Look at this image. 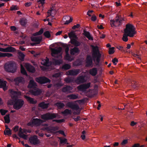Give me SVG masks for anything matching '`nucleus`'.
Instances as JSON below:
<instances>
[{"instance_id": "1", "label": "nucleus", "mask_w": 147, "mask_h": 147, "mask_svg": "<svg viewBox=\"0 0 147 147\" xmlns=\"http://www.w3.org/2000/svg\"><path fill=\"white\" fill-rule=\"evenodd\" d=\"M125 33L123 35L122 39L125 42L128 40L127 36L133 37L136 33L134 27L132 25L129 24L126 25L125 28L124 30Z\"/></svg>"}, {"instance_id": "2", "label": "nucleus", "mask_w": 147, "mask_h": 147, "mask_svg": "<svg viewBox=\"0 0 147 147\" xmlns=\"http://www.w3.org/2000/svg\"><path fill=\"white\" fill-rule=\"evenodd\" d=\"M91 47L92 49V57L94 61L95 62L96 60V65H99L101 55L100 52L98 47L97 46H94L93 45H92Z\"/></svg>"}, {"instance_id": "3", "label": "nucleus", "mask_w": 147, "mask_h": 147, "mask_svg": "<svg viewBox=\"0 0 147 147\" xmlns=\"http://www.w3.org/2000/svg\"><path fill=\"white\" fill-rule=\"evenodd\" d=\"M4 67L6 71L12 73H14L17 70L16 64L12 61H9L5 63Z\"/></svg>"}, {"instance_id": "4", "label": "nucleus", "mask_w": 147, "mask_h": 147, "mask_svg": "<svg viewBox=\"0 0 147 147\" xmlns=\"http://www.w3.org/2000/svg\"><path fill=\"white\" fill-rule=\"evenodd\" d=\"M51 55L54 58L62 57V48L61 47L51 49Z\"/></svg>"}, {"instance_id": "5", "label": "nucleus", "mask_w": 147, "mask_h": 147, "mask_svg": "<svg viewBox=\"0 0 147 147\" xmlns=\"http://www.w3.org/2000/svg\"><path fill=\"white\" fill-rule=\"evenodd\" d=\"M20 95H16L15 97H14L15 99L13 108L16 110L20 109L24 104V101L22 99L18 98V96Z\"/></svg>"}, {"instance_id": "6", "label": "nucleus", "mask_w": 147, "mask_h": 147, "mask_svg": "<svg viewBox=\"0 0 147 147\" xmlns=\"http://www.w3.org/2000/svg\"><path fill=\"white\" fill-rule=\"evenodd\" d=\"M69 35L70 38V42L71 44L76 47H78L80 45L81 43L77 40L78 38L74 32H70Z\"/></svg>"}, {"instance_id": "7", "label": "nucleus", "mask_w": 147, "mask_h": 147, "mask_svg": "<svg viewBox=\"0 0 147 147\" xmlns=\"http://www.w3.org/2000/svg\"><path fill=\"white\" fill-rule=\"evenodd\" d=\"M43 122V121L40 119L32 118L31 121L28 123L27 125L31 126H39Z\"/></svg>"}, {"instance_id": "8", "label": "nucleus", "mask_w": 147, "mask_h": 147, "mask_svg": "<svg viewBox=\"0 0 147 147\" xmlns=\"http://www.w3.org/2000/svg\"><path fill=\"white\" fill-rule=\"evenodd\" d=\"M124 20L123 18L116 16L115 19L110 21L111 26L112 27L119 26L122 24V21Z\"/></svg>"}, {"instance_id": "9", "label": "nucleus", "mask_w": 147, "mask_h": 147, "mask_svg": "<svg viewBox=\"0 0 147 147\" xmlns=\"http://www.w3.org/2000/svg\"><path fill=\"white\" fill-rule=\"evenodd\" d=\"M57 114L55 113H47L41 115V118L44 120H47L53 119L57 116Z\"/></svg>"}, {"instance_id": "10", "label": "nucleus", "mask_w": 147, "mask_h": 147, "mask_svg": "<svg viewBox=\"0 0 147 147\" xmlns=\"http://www.w3.org/2000/svg\"><path fill=\"white\" fill-rule=\"evenodd\" d=\"M10 93L11 94V97L12 100H9L8 101V104L10 105H13L14 103V97H15L16 95H21V93L19 91H16L14 90H11Z\"/></svg>"}, {"instance_id": "11", "label": "nucleus", "mask_w": 147, "mask_h": 147, "mask_svg": "<svg viewBox=\"0 0 147 147\" xmlns=\"http://www.w3.org/2000/svg\"><path fill=\"white\" fill-rule=\"evenodd\" d=\"M36 81L40 84H44L49 83L50 82V80L45 77H41L36 78Z\"/></svg>"}, {"instance_id": "12", "label": "nucleus", "mask_w": 147, "mask_h": 147, "mask_svg": "<svg viewBox=\"0 0 147 147\" xmlns=\"http://www.w3.org/2000/svg\"><path fill=\"white\" fill-rule=\"evenodd\" d=\"M29 141L31 144L34 145L38 144L39 143V141L36 135L30 137L29 139Z\"/></svg>"}, {"instance_id": "13", "label": "nucleus", "mask_w": 147, "mask_h": 147, "mask_svg": "<svg viewBox=\"0 0 147 147\" xmlns=\"http://www.w3.org/2000/svg\"><path fill=\"white\" fill-rule=\"evenodd\" d=\"M90 82H88L87 84H82L78 86V88L80 90L84 92L87 89L90 88Z\"/></svg>"}, {"instance_id": "14", "label": "nucleus", "mask_w": 147, "mask_h": 147, "mask_svg": "<svg viewBox=\"0 0 147 147\" xmlns=\"http://www.w3.org/2000/svg\"><path fill=\"white\" fill-rule=\"evenodd\" d=\"M62 58V57L53 58L52 61L53 64L55 65H59L61 64L63 62Z\"/></svg>"}, {"instance_id": "15", "label": "nucleus", "mask_w": 147, "mask_h": 147, "mask_svg": "<svg viewBox=\"0 0 147 147\" xmlns=\"http://www.w3.org/2000/svg\"><path fill=\"white\" fill-rule=\"evenodd\" d=\"M67 106L72 109L76 111L78 110L80 108L78 105L74 104L73 102H68L67 103Z\"/></svg>"}, {"instance_id": "16", "label": "nucleus", "mask_w": 147, "mask_h": 147, "mask_svg": "<svg viewBox=\"0 0 147 147\" xmlns=\"http://www.w3.org/2000/svg\"><path fill=\"white\" fill-rule=\"evenodd\" d=\"M86 66L87 67H90L91 65L92 66L93 60L90 55H88L87 56L86 58Z\"/></svg>"}, {"instance_id": "17", "label": "nucleus", "mask_w": 147, "mask_h": 147, "mask_svg": "<svg viewBox=\"0 0 147 147\" xmlns=\"http://www.w3.org/2000/svg\"><path fill=\"white\" fill-rule=\"evenodd\" d=\"M30 92L34 96H37L40 94L41 93V91L40 90L38 89L37 87L31 89Z\"/></svg>"}, {"instance_id": "18", "label": "nucleus", "mask_w": 147, "mask_h": 147, "mask_svg": "<svg viewBox=\"0 0 147 147\" xmlns=\"http://www.w3.org/2000/svg\"><path fill=\"white\" fill-rule=\"evenodd\" d=\"M37 86L36 84L35 81L33 80H31L29 82L28 87V88H32V89H34L36 88Z\"/></svg>"}, {"instance_id": "19", "label": "nucleus", "mask_w": 147, "mask_h": 147, "mask_svg": "<svg viewBox=\"0 0 147 147\" xmlns=\"http://www.w3.org/2000/svg\"><path fill=\"white\" fill-rule=\"evenodd\" d=\"M26 67L27 70L29 72L34 73L35 71L34 67L29 63L26 65Z\"/></svg>"}, {"instance_id": "20", "label": "nucleus", "mask_w": 147, "mask_h": 147, "mask_svg": "<svg viewBox=\"0 0 147 147\" xmlns=\"http://www.w3.org/2000/svg\"><path fill=\"white\" fill-rule=\"evenodd\" d=\"M85 76H81L78 77L76 80V82L78 84H81L86 82Z\"/></svg>"}, {"instance_id": "21", "label": "nucleus", "mask_w": 147, "mask_h": 147, "mask_svg": "<svg viewBox=\"0 0 147 147\" xmlns=\"http://www.w3.org/2000/svg\"><path fill=\"white\" fill-rule=\"evenodd\" d=\"M79 52V49L76 47H75L74 48L71 49L70 50V53L72 55L77 54Z\"/></svg>"}, {"instance_id": "22", "label": "nucleus", "mask_w": 147, "mask_h": 147, "mask_svg": "<svg viewBox=\"0 0 147 147\" xmlns=\"http://www.w3.org/2000/svg\"><path fill=\"white\" fill-rule=\"evenodd\" d=\"M42 39V37L41 36L33 37L31 38V40L33 42H36L37 44H39Z\"/></svg>"}, {"instance_id": "23", "label": "nucleus", "mask_w": 147, "mask_h": 147, "mask_svg": "<svg viewBox=\"0 0 147 147\" xmlns=\"http://www.w3.org/2000/svg\"><path fill=\"white\" fill-rule=\"evenodd\" d=\"M24 97L27 100V101L30 104H35L37 102V101L36 100H34L33 98H31L29 96L25 95L24 96Z\"/></svg>"}, {"instance_id": "24", "label": "nucleus", "mask_w": 147, "mask_h": 147, "mask_svg": "<svg viewBox=\"0 0 147 147\" xmlns=\"http://www.w3.org/2000/svg\"><path fill=\"white\" fill-rule=\"evenodd\" d=\"M83 34L89 40H93V38L89 32L84 30Z\"/></svg>"}, {"instance_id": "25", "label": "nucleus", "mask_w": 147, "mask_h": 147, "mask_svg": "<svg viewBox=\"0 0 147 147\" xmlns=\"http://www.w3.org/2000/svg\"><path fill=\"white\" fill-rule=\"evenodd\" d=\"M79 71L80 70L78 69L70 70L68 71V74L70 75L76 76L79 74Z\"/></svg>"}, {"instance_id": "26", "label": "nucleus", "mask_w": 147, "mask_h": 147, "mask_svg": "<svg viewBox=\"0 0 147 147\" xmlns=\"http://www.w3.org/2000/svg\"><path fill=\"white\" fill-rule=\"evenodd\" d=\"M16 84L18 86L20 83H23L24 81V78L22 77H18L14 80Z\"/></svg>"}, {"instance_id": "27", "label": "nucleus", "mask_w": 147, "mask_h": 147, "mask_svg": "<svg viewBox=\"0 0 147 147\" xmlns=\"http://www.w3.org/2000/svg\"><path fill=\"white\" fill-rule=\"evenodd\" d=\"M78 94H71L68 95L67 97L70 99L75 100L79 98Z\"/></svg>"}, {"instance_id": "28", "label": "nucleus", "mask_w": 147, "mask_h": 147, "mask_svg": "<svg viewBox=\"0 0 147 147\" xmlns=\"http://www.w3.org/2000/svg\"><path fill=\"white\" fill-rule=\"evenodd\" d=\"M89 74L93 76H95L97 74V70L96 68H93L89 70Z\"/></svg>"}, {"instance_id": "29", "label": "nucleus", "mask_w": 147, "mask_h": 147, "mask_svg": "<svg viewBox=\"0 0 147 147\" xmlns=\"http://www.w3.org/2000/svg\"><path fill=\"white\" fill-rule=\"evenodd\" d=\"M13 54L9 53H3L0 52V57H12Z\"/></svg>"}, {"instance_id": "30", "label": "nucleus", "mask_w": 147, "mask_h": 147, "mask_svg": "<svg viewBox=\"0 0 147 147\" xmlns=\"http://www.w3.org/2000/svg\"><path fill=\"white\" fill-rule=\"evenodd\" d=\"M49 104L45 103L44 102H42L39 104V106L43 109H47L48 107Z\"/></svg>"}, {"instance_id": "31", "label": "nucleus", "mask_w": 147, "mask_h": 147, "mask_svg": "<svg viewBox=\"0 0 147 147\" xmlns=\"http://www.w3.org/2000/svg\"><path fill=\"white\" fill-rule=\"evenodd\" d=\"M16 51V49L12 47L9 46L6 48V52H14Z\"/></svg>"}, {"instance_id": "32", "label": "nucleus", "mask_w": 147, "mask_h": 147, "mask_svg": "<svg viewBox=\"0 0 147 147\" xmlns=\"http://www.w3.org/2000/svg\"><path fill=\"white\" fill-rule=\"evenodd\" d=\"M65 52L66 53V56H65V60L67 59L69 61H72L73 60V59L69 55L68 53V50H65Z\"/></svg>"}, {"instance_id": "33", "label": "nucleus", "mask_w": 147, "mask_h": 147, "mask_svg": "<svg viewBox=\"0 0 147 147\" xmlns=\"http://www.w3.org/2000/svg\"><path fill=\"white\" fill-rule=\"evenodd\" d=\"M6 82L0 80V88H3L4 90V88L6 86Z\"/></svg>"}, {"instance_id": "34", "label": "nucleus", "mask_w": 147, "mask_h": 147, "mask_svg": "<svg viewBox=\"0 0 147 147\" xmlns=\"http://www.w3.org/2000/svg\"><path fill=\"white\" fill-rule=\"evenodd\" d=\"M10 115L9 114H7L4 117V119L5 121V123H9L10 122Z\"/></svg>"}, {"instance_id": "35", "label": "nucleus", "mask_w": 147, "mask_h": 147, "mask_svg": "<svg viewBox=\"0 0 147 147\" xmlns=\"http://www.w3.org/2000/svg\"><path fill=\"white\" fill-rule=\"evenodd\" d=\"M45 129L51 133H53L55 131V128L53 127H47L45 128Z\"/></svg>"}, {"instance_id": "36", "label": "nucleus", "mask_w": 147, "mask_h": 147, "mask_svg": "<svg viewBox=\"0 0 147 147\" xmlns=\"http://www.w3.org/2000/svg\"><path fill=\"white\" fill-rule=\"evenodd\" d=\"M43 29L42 28H41L39 31L34 33L33 35L34 36L40 35L43 33Z\"/></svg>"}, {"instance_id": "37", "label": "nucleus", "mask_w": 147, "mask_h": 147, "mask_svg": "<svg viewBox=\"0 0 147 147\" xmlns=\"http://www.w3.org/2000/svg\"><path fill=\"white\" fill-rule=\"evenodd\" d=\"M20 22L22 26H25L26 24L27 21L26 19L23 18L20 20Z\"/></svg>"}, {"instance_id": "38", "label": "nucleus", "mask_w": 147, "mask_h": 147, "mask_svg": "<svg viewBox=\"0 0 147 147\" xmlns=\"http://www.w3.org/2000/svg\"><path fill=\"white\" fill-rule=\"evenodd\" d=\"M4 134L5 135L10 136L11 134V130L10 129L5 130L4 131Z\"/></svg>"}, {"instance_id": "39", "label": "nucleus", "mask_w": 147, "mask_h": 147, "mask_svg": "<svg viewBox=\"0 0 147 147\" xmlns=\"http://www.w3.org/2000/svg\"><path fill=\"white\" fill-rule=\"evenodd\" d=\"M73 88L72 87L69 86H66L65 87V92H71V90H72Z\"/></svg>"}, {"instance_id": "40", "label": "nucleus", "mask_w": 147, "mask_h": 147, "mask_svg": "<svg viewBox=\"0 0 147 147\" xmlns=\"http://www.w3.org/2000/svg\"><path fill=\"white\" fill-rule=\"evenodd\" d=\"M43 35L46 37L48 38H49L51 36V34L49 31H47L45 32L43 34Z\"/></svg>"}, {"instance_id": "41", "label": "nucleus", "mask_w": 147, "mask_h": 147, "mask_svg": "<svg viewBox=\"0 0 147 147\" xmlns=\"http://www.w3.org/2000/svg\"><path fill=\"white\" fill-rule=\"evenodd\" d=\"M21 72L22 74L26 76L28 75L27 72L25 69L23 67V66H21Z\"/></svg>"}, {"instance_id": "42", "label": "nucleus", "mask_w": 147, "mask_h": 147, "mask_svg": "<svg viewBox=\"0 0 147 147\" xmlns=\"http://www.w3.org/2000/svg\"><path fill=\"white\" fill-rule=\"evenodd\" d=\"M74 81V79L71 78H65V82L67 83H71L73 82Z\"/></svg>"}, {"instance_id": "43", "label": "nucleus", "mask_w": 147, "mask_h": 147, "mask_svg": "<svg viewBox=\"0 0 147 147\" xmlns=\"http://www.w3.org/2000/svg\"><path fill=\"white\" fill-rule=\"evenodd\" d=\"M19 8L17 5H12L10 8V10L11 11H15L16 10H18Z\"/></svg>"}, {"instance_id": "44", "label": "nucleus", "mask_w": 147, "mask_h": 147, "mask_svg": "<svg viewBox=\"0 0 147 147\" xmlns=\"http://www.w3.org/2000/svg\"><path fill=\"white\" fill-rule=\"evenodd\" d=\"M74 145L73 144H70V143L67 142V140L65 138V146L67 147H72Z\"/></svg>"}, {"instance_id": "45", "label": "nucleus", "mask_w": 147, "mask_h": 147, "mask_svg": "<svg viewBox=\"0 0 147 147\" xmlns=\"http://www.w3.org/2000/svg\"><path fill=\"white\" fill-rule=\"evenodd\" d=\"M19 55L20 57V59L21 60H24V57L25 55L21 52H18Z\"/></svg>"}, {"instance_id": "46", "label": "nucleus", "mask_w": 147, "mask_h": 147, "mask_svg": "<svg viewBox=\"0 0 147 147\" xmlns=\"http://www.w3.org/2000/svg\"><path fill=\"white\" fill-rule=\"evenodd\" d=\"M114 47H113L109 48V53L110 55L112 54L114 52Z\"/></svg>"}, {"instance_id": "47", "label": "nucleus", "mask_w": 147, "mask_h": 147, "mask_svg": "<svg viewBox=\"0 0 147 147\" xmlns=\"http://www.w3.org/2000/svg\"><path fill=\"white\" fill-rule=\"evenodd\" d=\"M69 18H70L69 20H66V21H65V25L68 24L72 21L73 20V18L69 17Z\"/></svg>"}, {"instance_id": "48", "label": "nucleus", "mask_w": 147, "mask_h": 147, "mask_svg": "<svg viewBox=\"0 0 147 147\" xmlns=\"http://www.w3.org/2000/svg\"><path fill=\"white\" fill-rule=\"evenodd\" d=\"M56 105L57 106L60 108H62L64 106V104L61 103H57Z\"/></svg>"}, {"instance_id": "49", "label": "nucleus", "mask_w": 147, "mask_h": 147, "mask_svg": "<svg viewBox=\"0 0 147 147\" xmlns=\"http://www.w3.org/2000/svg\"><path fill=\"white\" fill-rule=\"evenodd\" d=\"M116 47L117 49L123 52H125V49H124L123 47L122 46H118Z\"/></svg>"}, {"instance_id": "50", "label": "nucleus", "mask_w": 147, "mask_h": 147, "mask_svg": "<svg viewBox=\"0 0 147 147\" xmlns=\"http://www.w3.org/2000/svg\"><path fill=\"white\" fill-rule=\"evenodd\" d=\"M61 75L60 73H57L54 74L53 76V78H58Z\"/></svg>"}, {"instance_id": "51", "label": "nucleus", "mask_w": 147, "mask_h": 147, "mask_svg": "<svg viewBox=\"0 0 147 147\" xmlns=\"http://www.w3.org/2000/svg\"><path fill=\"white\" fill-rule=\"evenodd\" d=\"M133 88H135L138 87L137 84L135 81H134L133 83L131 84Z\"/></svg>"}, {"instance_id": "52", "label": "nucleus", "mask_w": 147, "mask_h": 147, "mask_svg": "<svg viewBox=\"0 0 147 147\" xmlns=\"http://www.w3.org/2000/svg\"><path fill=\"white\" fill-rule=\"evenodd\" d=\"M20 138H22L25 140H26L27 139L28 136L27 135L24 134L22 135H20V136H19Z\"/></svg>"}, {"instance_id": "53", "label": "nucleus", "mask_w": 147, "mask_h": 147, "mask_svg": "<svg viewBox=\"0 0 147 147\" xmlns=\"http://www.w3.org/2000/svg\"><path fill=\"white\" fill-rule=\"evenodd\" d=\"M112 61L114 65H116L117 63L118 62V60L116 58H115L112 59Z\"/></svg>"}, {"instance_id": "54", "label": "nucleus", "mask_w": 147, "mask_h": 147, "mask_svg": "<svg viewBox=\"0 0 147 147\" xmlns=\"http://www.w3.org/2000/svg\"><path fill=\"white\" fill-rule=\"evenodd\" d=\"M71 67V66L68 64H65V70H67L69 69Z\"/></svg>"}, {"instance_id": "55", "label": "nucleus", "mask_w": 147, "mask_h": 147, "mask_svg": "<svg viewBox=\"0 0 147 147\" xmlns=\"http://www.w3.org/2000/svg\"><path fill=\"white\" fill-rule=\"evenodd\" d=\"M19 127L18 126H15L13 128V130L15 132H16L18 131Z\"/></svg>"}, {"instance_id": "56", "label": "nucleus", "mask_w": 147, "mask_h": 147, "mask_svg": "<svg viewBox=\"0 0 147 147\" xmlns=\"http://www.w3.org/2000/svg\"><path fill=\"white\" fill-rule=\"evenodd\" d=\"M58 138L60 140V144H64V139H62L61 137H59Z\"/></svg>"}, {"instance_id": "57", "label": "nucleus", "mask_w": 147, "mask_h": 147, "mask_svg": "<svg viewBox=\"0 0 147 147\" xmlns=\"http://www.w3.org/2000/svg\"><path fill=\"white\" fill-rule=\"evenodd\" d=\"M49 59H47L45 60V62L43 64V65L45 66H48L49 63Z\"/></svg>"}, {"instance_id": "58", "label": "nucleus", "mask_w": 147, "mask_h": 147, "mask_svg": "<svg viewBox=\"0 0 147 147\" xmlns=\"http://www.w3.org/2000/svg\"><path fill=\"white\" fill-rule=\"evenodd\" d=\"M80 26V25L78 24L76 25H74L72 28V29H75L76 28H78Z\"/></svg>"}, {"instance_id": "59", "label": "nucleus", "mask_w": 147, "mask_h": 147, "mask_svg": "<svg viewBox=\"0 0 147 147\" xmlns=\"http://www.w3.org/2000/svg\"><path fill=\"white\" fill-rule=\"evenodd\" d=\"M96 19V17L95 15H93L91 18V20L93 21H95Z\"/></svg>"}, {"instance_id": "60", "label": "nucleus", "mask_w": 147, "mask_h": 147, "mask_svg": "<svg viewBox=\"0 0 147 147\" xmlns=\"http://www.w3.org/2000/svg\"><path fill=\"white\" fill-rule=\"evenodd\" d=\"M64 121V119H63L62 120L56 119V120H53L54 121H56V122H57V123H61L63 121Z\"/></svg>"}, {"instance_id": "61", "label": "nucleus", "mask_w": 147, "mask_h": 147, "mask_svg": "<svg viewBox=\"0 0 147 147\" xmlns=\"http://www.w3.org/2000/svg\"><path fill=\"white\" fill-rule=\"evenodd\" d=\"M128 142V141L127 140H123L121 143V144L122 145H124L126 144Z\"/></svg>"}, {"instance_id": "62", "label": "nucleus", "mask_w": 147, "mask_h": 147, "mask_svg": "<svg viewBox=\"0 0 147 147\" xmlns=\"http://www.w3.org/2000/svg\"><path fill=\"white\" fill-rule=\"evenodd\" d=\"M0 112L2 115H4L6 114L4 111V110L3 109L0 110Z\"/></svg>"}, {"instance_id": "63", "label": "nucleus", "mask_w": 147, "mask_h": 147, "mask_svg": "<svg viewBox=\"0 0 147 147\" xmlns=\"http://www.w3.org/2000/svg\"><path fill=\"white\" fill-rule=\"evenodd\" d=\"M80 116H78L76 118H73V119H74L75 121L77 122L80 120Z\"/></svg>"}, {"instance_id": "64", "label": "nucleus", "mask_w": 147, "mask_h": 147, "mask_svg": "<svg viewBox=\"0 0 147 147\" xmlns=\"http://www.w3.org/2000/svg\"><path fill=\"white\" fill-rule=\"evenodd\" d=\"M10 29L12 31H15L16 30V28L15 26H11Z\"/></svg>"}]
</instances>
